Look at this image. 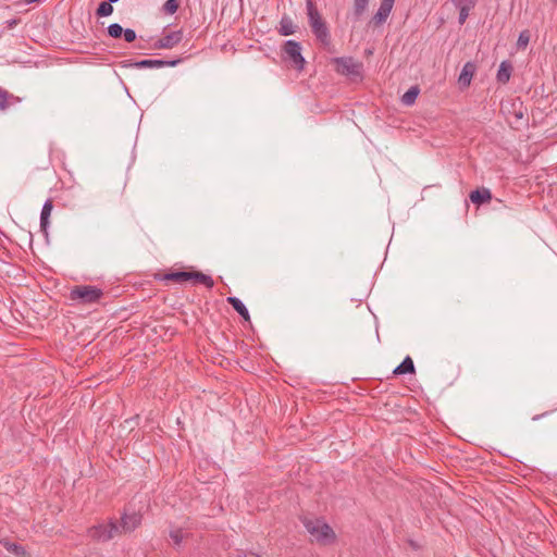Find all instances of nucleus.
<instances>
[{"instance_id":"nucleus-14","label":"nucleus","mask_w":557,"mask_h":557,"mask_svg":"<svg viewBox=\"0 0 557 557\" xmlns=\"http://www.w3.org/2000/svg\"><path fill=\"white\" fill-rule=\"evenodd\" d=\"M160 280H162V281H172V282L182 284V283H185V282H189L190 274L187 271H171V272H168V273L163 274L160 277Z\"/></svg>"},{"instance_id":"nucleus-26","label":"nucleus","mask_w":557,"mask_h":557,"mask_svg":"<svg viewBox=\"0 0 557 557\" xmlns=\"http://www.w3.org/2000/svg\"><path fill=\"white\" fill-rule=\"evenodd\" d=\"M170 537L174 545L180 546L184 540V532L181 529L172 530L170 532Z\"/></svg>"},{"instance_id":"nucleus-20","label":"nucleus","mask_w":557,"mask_h":557,"mask_svg":"<svg viewBox=\"0 0 557 557\" xmlns=\"http://www.w3.org/2000/svg\"><path fill=\"white\" fill-rule=\"evenodd\" d=\"M296 32V26L288 16H283L280 22L278 33L283 36L293 35Z\"/></svg>"},{"instance_id":"nucleus-24","label":"nucleus","mask_w":557,"mask_h":557,"mask_svg":"<svg viewBox=\"0 0 557 557\" xmlns=\"http://www.w3.org/2000/svg\"><path fill=\"white\" fill-rule=\"evenodd\" d=\"M178 1L177 0H166L163 4V11L166 14H174L178 10Z\"/></svg>"},{"instance_id":"nucleus-9","label":"nucleus","mask_w":557,"mask_h":557,"mask_svg":"<svg viewBox=\"0 0 557 557\" xmlns=\"http://www.w3.org/2000/svg\"><path fill=\"white\" fill-rule=\"evenodd\" d=\"M395 0H382L379 10L372 17V23L376 26L382 25L388 18Z\"/></svg>"},{"instance_id":"nucleus-3","label":"nucleus","mask_w":557,"mask_h":557,"mask_svg":"<svg viewBox=\"0 0 557 557\" xmlns=\"http://www.w3.org/2000/svg\"><path fill=\"white\" fill-rule=\"evenodd\" d=\"M116 535H120V528L113 521L94 525L88 529V536L91 540L98 541V542L110 541Z\"/></svg>"},{"instance_id":"nucleus-13","label":"nucleus","mask_w":557,"mask_h":557,"mask_svg":"<svg viewBox=\"0 0 557 557\" xmlns=\"http://www.w3.org/2000/svg\"><path fill=\"white\" fill-rule=\"evenodd\" d=\"M190 280L191 284H201L205 285L207 288L211 289L214 286V281L210 275L203 274L198 271H190Z\"/></svg>"},{"instance_id":"nucleus-25","label":"nucleus","mask_w":557,"mask_h":557,"mask_svg":"<svg viewBox=\"0 0 557 557\" xmlns=\"http://www.w3.org/2000/svg\"><path fill=\"white\" fill-rule=\"evenodd\" d=\"M108 34L112 38H120L123 34V27L117 23H113V24L109 25Z\"/></svg>"},{"instance_id":"nucleus-34","label":"nucleus","mask_w":557,"mask_h":557,"mask_svg":"<svg viewBox=\"0 0 557 557\" xmlns=\"http://www.w3.org/2000/svg\"><path fill=\"white\" fill-rule=\"evenodd\" d=\"M245 557H261V556L256 553H248Z\"/></svg>"},{"instance_id":"nucleus-35","label":"nucleus","mask_w":557,"mask_h":557,"mask_svg":"<svg viewBox=\"0 0 557 557\" xmlns=\"http://www.w3.org/2000/svg\"><path fill=\"white\" fill-rule=\"evenodd\" d=\"M13 550H14L15 553H18V550H22V547H21V546H17V545H15V544H14V545H13Z\"/></svg>"},{"instance_id":"nucleus-23","label":"nucleus","mask_w":557,"mask_h":557,"mask_svg":"<svg viewBox=\"0 0 557 557\" xmlns=\"http://www.w3.org/2000/svg\"><path fill=\"white\" fill-rule=\"evenodd\" d=\"M113 12V7H112V3H110L109 1H102L97 11H96V14L100 17L102 16H109L111 15Z\"/></svg>"},{"instance_id":"nucleus-30","label":"nucleus","mask_w":557,"mask_h":557,"mask_svg":"<svg viewBox=\"0 0 557 557\" xmlns=\"http://www.w3.org/2000/svg\"><path fill=\"white\" fill-rule=\"evenodd\" d=\"M470 10L471 9H469V5H467L466 8L462 7L461 9H459L458 22L460 25L465 24V22L467 21Z\"/></svg>"},{"instance_id":"nucleus-7","label":"nucleus","mask_w":557,"mask_h":557,"mask_svg":"<svg viewBox=\"0 0 557 557\" xmlns=\"http://www.w3.org/2000/svg\"><path fill=\"white\" fill-rule=\"evenodd\" d=\"M141 523V515L138 512L124 513L121 518L120 534L134 531Z\"/></svg>"},{"instance_id":"nucleus-2","label":"nucleus","mask_w":557,"mask_h":557,"mask_svg":"<svg viewBox=\"0 0 557 557\" xmlns=\"http://www.w3.org/2000/svg\"><path fill=\"white\" fill-rule=\"evenodd\" d=\"M102 296V289L92 285H77L70 292V299L82 305L96 304Z\"/></svg>"},{"instance_id":"nucleus-15","label":"nucleus","mask_w":557,"mask_h":557,"mask_svg":"<svg viewBox=\"0 0 557 557\" xmlns=\"http://www.w3.org/2000/svg\"><path fill=\"white\" fill-rule=\"evenodd\" d=\"M20 101L21 99L18 97L0 87V111L7 110L9 107Z\"/></svg>"},{"instance_id":"nucleus-17","label":"nucleus","mask_w":557,"mask_h":557,"mask_svg":"<svg viewBox=\"0 0 557 557\" xmlns=\"http://www.w3.org/2000/svg\"><path fill=\"white\" fill-rule=\"evenodd\" d=\"M512 65L508 61H503L497 71L496 78L499 83L506 84L511 76Z\"/></svg>"},{"instance_id":"nucleus-18","label":"nucleus","mask_w":557,"mask_h":557,"mask_svg":"<svg viewBox=\"0 0 557 557\" xmlns=\"http://www.w3.org/2000/svg\"><path fill=\"white\" fill-rule=\"evenodd\" d=\"M52 209H53L52 201L50 199H48L44 203L41 213H40V227L42 231H46L47 226L49 225V218L51 215Z\"/></svg>"},{"instance_id":"nucleus-6","label":"nucleus","mask_w":557,"mask_h":557,"mask_svg":"<svg viewBox=\"0 0 557 557\" xmlns=\"http://www.w3.org/2000/svg\"><path fill=\"white\" fill-rule=\"evenodd\" d=\"M181 62L180 59L165 61L157 59H145L134 63L125 64V66H134L137 69H160L164 66H175Z\"/></svg>"},{"instance_id":"nucleus-10","label":"nucleus","mask_w":557,"mask_h":557,"mask_svg":"<svg viewBox=\"0 0 557 557\" xmlns=\"http://www.w3.org/2000/svg\"><path fill=\"white\" fill-rule=\"evenodd\" d=\"M470 200L478 206L486 203L492 199V193L488 188L482 187L475 190H472L469 195Z\"/></svg>"},{"instance_id":"nucleus-12","label":"nucleus","mask_w":557,"mask_h":557,"mask_svg":"<svg viewBox=\"0 0 557 557\" xmlns=\"http://www.w3.org/2000/svg\"><path fill=\"white\" fill-rule=\"evenodd\" d=\"M475 72V66L471 62H467L458 77V83L461 87H468L471 84L473 74Z\"/></svg>"},{"instance_id":"nucleus-27","label":"nucleus","mask_w":557,"mask_h":557,"mask_svg":"<svg viewBox=\"0 0 557 557\" xmlns=\"http://www.w3.org/2000/svg\"><path fill=\"white\" fill-rule=\"evenodd\" d=\"M368 3H369V0H355V2H354L355 14L357 16H360L366 11Z\"/></svg>"},{"instance_id":"nucleus-28","label":"nucleus","mask_w":557,"mask_h":557,"mask_svg":"<svg viewBox=\"0 0 557 557\" xmlns=\"http://www.w3.org/2000/svg\"><path fill=\"white\" fill-rule=\"evenodd\" d=\"M529 41H530L529 32L528 30L521 32L518 37V41H517L518 48L524 49L528 46Z\"/></svg>"},{"instance_id":"nucleus-21","label":"nucleus","mask_w":557,"mask_h":557,"mask_svg":"<svg viewBox=\"0 0 557 557\" xmlns=\"http://www.w3.org/2000/svg\"><path fill=\"white\" fill-rule=\"evenodd\" d=\"M317 39H319L323 45L330 44V32L325 23L318 26L315 29L312 30Z\"/></svg>"},{"instance_id":"nucleus-4","label":"nucleus","mask_w":557,"mask_h":557,"mask_svg":"<svg viewBox=\"0 0 557 557\" xmlns=\"http://www.w3.org/2000/svg\"><path fill=\"white\" fill-rule=\"evenodd\" d=\"M284 60L292 62L293 66L301 71L305 67V59L301 54V46L295 40H287L283 47Z\"/></svg>"},{"instance_id":"nucleus-1","label":"nucleus","mask_w":557,"mask_h":557,"mask_svg":"<svg viewBox=\"0 0 557 557\" xmlns=\"http://www.w3.org/2000/svg\"><path fill=\"white\" fill-rule=\"evenodd\" d=\"M302 523L312 540L317 543L321 545H330L335 542V532L323 519L305 518Z\"/></svg>"},{"instance_id":"nucleus-11","label":"nucleus","mask_w":557,"mask_h":557,"mask_svg":"<svg viewBox=\"0 0 557 557\" xmlns=\"http://www.w3.org/2000/svg\"><path fill=\"white\" fill-rule=\"evenodd\" d=\"M307 13L309 24L312 30L315 29L318 26L322 25L323 23H325L311 0H307Z\"/></svg>"},{"instance_id":"nucleus-22","label":"nucleus","mask_w":557,"mask_h":557,"mask_svg":"<svg viewBox=\"0 0 557 557\" xmlns=\"http://www.w3.org/2000/svg\"><path fill=\"white\" fill-rule=\"evenodd\" d=\"M419 88L417 86L410 87L401 97V102L405 106H411L414 103L418 95H419Z\"/></svg>"},{"instance_id":"nucleus-32","label":"nucleus","mask_w":557,"mask_h":557,"mask_svg":"<svg viewBox=\"0 0 557 557\" xmlns=\"http://www.w3.org/2000/svg\"><path fill=\"white\" fill-rule=\"evenodd\" d=\"M18 20L12 18L5 22L7 28L11 29L14 28L18 24Z\"/></svg>"},{"instance_id":"nucleus-19","label":"nucleus","mask_w":557,"mask_h":557,"mask_svg":"<svg viewBox=\"0 0 557 557\" xmlns=\"http://www.w3.org/2000/svg\"><path fill=\"white\" fill-rule=\"evenodd\" d=\"M393 373L395 375L414 373V364H413L412 359L409 356H407L403 360V362L394 369Z\"/></svg>"},{"instance_id":"nucleus-8","label":"nucleus","mask_w":557,"mask_h":557,"mask_svg":"<svg viewBox=\"0 0 557 557\" xmlns=\"http://www.w3.org/2000/svg\"><path fill=\"white\" fill-rule=\"evenodd\" d=\"M183 39L182 30L171 32L157 40L154 47L157 49H172Z\"/></svg>"},{"instance_id":"nucleus-31","label":"nucleus","mask_w":557,"mask_h":557,"mask_svg":"<svg viewBox=\"0 0 557 557\" xmlns=\"http://www.w3.org/2000/svg\"><path fill=\"white\" fill-rule=\"evenodd\" d=\"M122 35L124 36L126 42H133L136 39V33L131 28L123 29Z\"/></svg>"},{"instance_id":"nucleus-16","label":"nucleus","mask_w":557,"mask_h":557,"mask_svg":"<svg viewBox=\"0 0 557 557\" xmlns=\"http://www.w3.org/2000/svg\"><path fill=\"white\" fill-rule=\"evenodd\" d=\"M227 302L234 308V310L245 321H249L250 320V315H249L248 309L246 308V306L243 304V301L240 299H238L237 297H228L227 298Z\"/></svg>"},{"instance_id":"nucleus-5","label":"nucleus","mask_w":557,"mask_h":557,"mask_svg":"<svg viewBox=\"0 0 557 557\" xmlns=\"http://www.w3.org/2000/svg\"><path fill=\"white\" fill-rule=\"evenodd\" d=\"M334 63L336 64L337 72L343 75L360 74L361 64L355 62L352 58H335Z\"/></svg>"},{"instance_id":"nucleus-29","label":"nucleus","mask_w":557,"mask_h":557,"mask_svg":"<svg viewBox=\"0 0 557 557\" xmlns=\"http://www.w3.org/2000/svg\"><path fill=\"white\" fill-rule=\"evenodd\" d=\"M451 1L458 9H461L462 7L466 8L467 5H469V9H473L475 5V2H476V0H451Z\"/></svg>"},{"instance_id":"nucleus-33","label":"nucleus","mask_w":557,"mask_h":557,"mask_svg":"<svg viewBox=\"0 0 557 557\" xmlns=\"http://www.w3.org/2000/svg\"><path fill=\"white\" fill-rule=\"evenodd\" d=\"M548 413H549V412H544V413H542V414H535V416L532 418V420H533V421H537V420H540L541 418H543V417L547 416Z\"/></svg>"}]
</instances>
